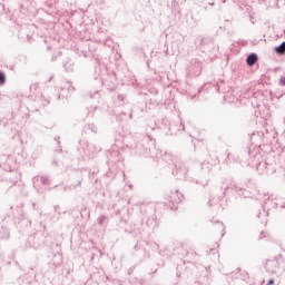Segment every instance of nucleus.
<instances>
[{
    "mask_svg": "<svg viewBox=\"0 0 285 285\" xmlns=\"http://www.w3.org/2000/svg\"><path fill=\"white\" fill-rule=\"evenodd\" d=\"M129 148L136 150V154L142 157H155V141L150 139V136L142 138L140 142L130 145Z\"/></svg>",
    "mask_w": 285,
    "mask_h": 285,
    "instance_id": "obj_1",
    "label": "nucleus"
},
{
    "mask_svg": "<svg viewBox=\"0 0 285 285\" xmlns=\"http://www.w3.org/2000/svg\"><path fill=\"white\" fill-rule=\"evenodd\" d=\"M43 242H46V236H43L42 233H35L28 237L26 248H35V250H39V248L43 246Z\"/></svg>",
    "mask_w": 285,
    "mask_h": 285,
    "instance_id": "obj_2",
    "label": "nucleus"
},
{
    "mask_svg": "<svg viewBox=\"0 0 285 285\" xmlns=\"http://www.w3.org/2000/svg\"><path fill=\"white\" fill-rule=\"evenodd\" d=\"M210 267L202 266L196 275L195 285H210Z\"/></svg>",
    "mask_w": 285,
    "mask_h": 285,
    "instance_id": "obj_3",
    "label": "nucleus"
},
{
    "mask_svg": "<svg viewBox=\"0 0 285 285\" xmlns=\"http://www.w3.org/2000/svg\"><path fill=\"white\" fill-rule=\"evenodd\" d=\"M77 149L80 151V155H88V153H99L101 150V148L95 145H89L86 140H79V146Z\"/></svg>",
    "mask_w": 285,
    "mask_h": 285,
    "instance_id": "obj_4",
    "label": "nucleus"
},
{
    "mask_svg": "<svg viewBox=\"0 0 285 285\" xmlns=\"http://www.w3.org/2000/svg\"><path fill=\"white\" fill-rule=\"evenodd\" d=\"M256 170L258 173H264V170H266L267 175H273V173H275V167L266 161H261L256 165Z\"/></svg>",
    "mask_w": 285,
    "mask_h": 285,
    "instance_id": "obj_5",
    "label": "nucleus"
},
{
    "mask_svg": "<svg viewBox=\"0 0 285 285\" xmlns=\"http://www.w3.org/2000/svg\"><path fill=\"white\" fill-rule=\"evenodd\" d=\"M81 184H83V177L82 176L78 177L76 184L65 186L63 187V193H72V190H77L78 188H81Z\"/></svg>",
    "mask_w": 285,
    "mask_h": 285,
    "instance_id": "obj_6",
    "label": "nucleus"
},
{
    "mask_svg": "<svg viewBox=\"0 0 285 285\" xmlns=\"http://www.w3.org/2000/svg\"><path fill=\"white\" fill-rule=\"evenodd\" d=\"M202 62H199V60L191 61L190 72H193L195 77H199V75H202Z\"/></svg>",
    "mask_w": 285,
    "mask_h": 285,
    "instance_id": "obj_7",
    "label": "nucleus"
},
{
    "mask_svg": "<svg viewBox=\"0 0 285 285\" xmlns=\"http://www.w3.org/2000/svg\"><path fill=\"white\" fill-rule=\"evenodd\" d=\"M265 268L267 273H271L272 275H277V271H279L276 261H268L267 264L265 265Z\"/></svg>",
    "mask_w": 285,
    "mask_h": 285,
    "instance_id": "obj_8",
    "label": "nucleus"
},
{
    "mask_svg": "<svg viewBox=\"0 0 285 285\" xmlns=\"http://www.w3.org/2000/svg\"><path fill=\"white\" fill-rule=\"evenodd\" d=\"M97 135V125L96 124H87L82 128V135Z\"/></svg>",
    "mask_w": 285,
    "mask_h": 285,
    "instance_id": "obj_9",
    "label": "nucleus"
},
{
    "mask_svg": "<svg viewBox=\"0 0 285 285\" xmlns=\"http://www.w3.org/2000/svg\"><path fill=\"white\" fill-rule=\"evenodd\" d=\"M62 68H65L66 72H72L75 70V62L70 58H66L62 61Z\"/></svg>",
    "mask_w": 285,
    "mask_h": 285,
    "instance_id": "obj_10",
    "label": "nucleus"
},
{
    "mask_svg": "<svg viewBox=\"0 0 285 285\" xmlns=\"http://www.w3.org/2000/svg\"><path fill=\"white\" fill-rule=\"evenodd\" d=\"M176 174L183 175V177H185V179H188L190 177L188 175V169H187L186 165H184V164H179L178 166L176 165Z\"/></svg>",
    "mask_w": 285,
    "mask_h": 285,
    "instance_id": "obj_11",
    "label": "nucleus"
},
{
    "mask_svg": "<svg viewBox=\"0 0 285 285\" xmlns=\"http://www.w3.org/2000/svg\"><path fill=\"white\" fill-rule=\"evenodd\" d=\"M51 264H52V266H55L56 268L58 267V266H61V264H63V256L61 255V253H56V254H53V257H52V259H51Z\"/></svg>",
    "mask_w": 285,
    "mask_h": 285,
    "instance_id": "obj_12",
    "label": "nucleus"
},
{
    "mask_svg": "<svg viewBox=\"0 0 285 285\" xmlns=\"http://www.w3.org/2000/svg\"><path fill=\"white\" fill-rule=\"evenodd\" d=\"M259 57L257 56V53L252 52L246 57V63L247 66H255V63H257Z\"/></svg>",
    "mask_w": 285,
    "mask_h": 285,
    "instance_id": "obj_13",
    "label": "nucleus"
},
{
    "mask_svg": "<svg viewBox=\"0 0 285 285\" xmlns=\"http://www.w3.org/2000/svg\"><path fill=\"white\" fill-rule=\"evenodd\" d=\"M181 199H184V195H181V194L179 193V190H176V191L173 194V196H170L169 202H170L171 204H174V206H175V204H179V202H181Z\"/></svg>",
    "mask_w": 285,
    "mask_h": 285,
    "instance_id": "obj_14",
    "label": "nucleus"
},
{
    "mask_svg": "<svg viewBox=\"0 0 285 285\" xmlns=\"http://www.w3.org/2000/svg\"><path fill=\"white\" fill-rule=\"evenodd\" d=\"M274 52L277 53L279 57H284L285 55V41L274 48Z\"/></svg>",
    "mask_w": 285,
    "mask_h": 285,
    "instance_id": "obj_15",
    "label": "nucleus"
},
{
    "mask_svg": "<svg viewBox=\"0 0 285 285\" xmlns=\"http://www.w3.org/2000/svg\"><path fill=\"white\" fill-rule=\"evenodd\" d=\"M240 195H243V197L247 198V197H252L254 199H257V200H262L264 199V197H266V193H263V194H259L257 196H248V191L244 190Z\"/></svg>",
    "mask_w": 285,
    "mask_h": 285,
    "instance_id": "obj_16",
    "label": "nucleus"
},
{
    "mask_svg": "<svg viewBox=\"0 0 285 285\" xmlns=\"http://www.w3.org/2000/svg\"><path fill=\"white\" fill-rule=\"evenodd\" d=\"M202 170H206L207 173H210V170L213 169V165L206 160H204L200 164Z\"/></svg>",
    "mask_w": 285,
    "mask_h": 285,
    "instance_id": "obj_17",
    "label": "nucleus"
},
{
    "mask_svg": "<svg viewBox=\"0 0 285 285\" xmlns=\"http://www.w3.org/2000/svg\"><path fill=\"white\" fill-rule=\"evenodd\" d=\"M88 97L89 99H100L101 98V94H99V90L96 91H89L88 92Z\"/></svg>",
    "mask_w": 285,
    "mask_h": 285,
    "instance_id": "obj_18",
    "label": "nucleus"
},
{
    "mask_svg": "<svg viewBox=\"0 0 285 285\" xmlns=\"http://www.w3.org/2000/svg\"><path fill=\"white\" fill-rule=\"evenodd\" d=\"M80 217H87V219H90V209L87 208V207H83L81 210H80Z\"/></svg>",
    "mask_w": 285,
    "mask_h": 285,
    "instance_id": "obj_19",
    "label": "nucleus"
},
{
    "mask_svg": "<svg viewBox=\"0 0 285 285\" xmlns=\"http://www.w3.org/2000/svg\"><path fill=\"white\" fill-rule=\"evenodd\" d=\"M212 224H216V226H218V230H222V233H224V230H226V226H224V223L220 220H212Z\"/></svg>",
    "mask_w": 285,
    "mask_h": 285,
    "instance_id": "obj_20",
    "label": "nucleus"
},
{
    "mask_svg": "<svg viewBox=\"0 0 285 285\" xmlns=\"http://www.w3.org/2000/svg\"><path fill=\"white\" fill-rule=\"evenodd\" d=\"M104 224H108V216L101 215L98 217V225L104 226Z\"/></svg>",
    "mask_w": 285,
    "mask_h": 285,
    "instance_id": "obj_21",
    "label": "nucleus"
},
{
    "mask_svg": "<svg viewBox=\"0 0 285 285\" xmlns=\"http://www.w3.org/2000/svg\"><path fill=\"white\" fill-rule=\"evenodd\" d=\"M7 80H8V78L6 77V72L0 70V86H6Z\"/></svg>",
    "mask_w": 285,
    "mask_h": 285,
    "instance_id": "obj_22",
    "label": "nucleus"
},
{
    "mask_svg": "<svg viewBox=\"0 0 285 285\" xmlns=\"http://www.w3.org/2000/svg\"><path fill=\"white\" fill-rule=\"evenodd\" d=\"M40 181L43 186H50V177L41 176Z\"/></svg>",
    "mask_w": 285,
    "mask_h": 285,
    "instance_id": "obj_23",
    "label": "nucleus"
},
{
    "mask_svg": "<svg viewBox=\"0 0 285 285\" xmlns=\"http://www.w3.org/2000/svg\"><path fill=\"white\" fill-rule=\"evenodd\" d=\"M66 88H68L69 92H75L76 88L72 86V81H67Z\"/></svg>",
    "mask_w": 285,
    "mask_h": 285,
    "instance_id": "obj_24",
    "label": "nucleus"
},
{
    "mask_svg": "<svg viewBox=\"0 0 285 285\" xmlns=\"http://www.w3.org/2000/svg\"><path fill=\"white\" fill-rule=\"evenodd\" d=\"M59 219H61V212L55 213L51 217V220L53 222H59Z\"/></svg>",
    "mask_w": 285,
    "mask_h": 285,
    "instance_id": "obj_25",
    "label": "nucleus"
},
{
    "mask_svg": "<svg viewBox=\"0 0 285 285\" xmlns=\"http://www.w3.org/2000/svg\"><path fill=\"white\" fill-rule=\"evenodd\" d=\"M186 257H188V259H195V257H197V253H195V252H187L186 253Z\"/></svg>",
    "mask_w": 285,
    "mask_h": 285,
    "instance_id": "obj_26",
    "label": "nucleus"
},
{
    "mask_svg": "<svg viewBox=\"0 0 285 285\" xmlns=\"http://www.w3.org/2000/svg\"><path fill=\"white\" fill-rule=\"evenodd\" d=\"M191 181H194L195 184H199V185L203 186V187L208 186V180H204V181L199 183L198 179H191Z\"/></svg>",
    "mask_w": 285,
    "mask_h": 285,
    "instance_id": "obj_27",
    "label": "nucleus"
},
{
    "mask_svg": "<svg viewBox=\"0 0 285 285\" xmlns=\"http://www.w3.org/2000/svg\"><path fill=\"white\" fill-rule=\"evenodd\" d=\"M117 99H118V101H126V95L118 94Z\"/></svg>",
    "mask_w": 285,
    "mask_h": 285,
    "instance_id": "obj_28",
    "label": "nucleus"
},
{
    "mask_svg": "<svg viewBox=\"0 0 285 285\" xmlns=\"http://www.w3.org/2000/svg\"><path fill=\"white\" fill-rule=\"evenodd\" d=\"M51 164H52V166H59V158L58 157H53Z\"/></svg>",
    "mask_w": 285,
    "mask_h": 285,
    "instance_id": "obj_29",
    "label": "nucleus"
},
{
    "mask_svg": "<svg viewBox=\"0 0 285 285\" xmlns=\"http://www.w3.org/2000/svg\"><path fill=\"white\" fill-rule=\"evenodd\" d=\"M53 210H55V213L59 214V213H61V207L59 205H55Z\"/></svg>",
    "mask_w": 285,
    "mask_h": 285,
    "instance_id": "obj_30",
    "label": "nucleus"
},
{
    "mask_svg": "<svg viewBox=\"0 0 285 285\" xmlns=\"http://www.w3.org/2000/svg\"><path fill=\"white\" fill-rule=\"evenodd\" d=\"M149 104H150L151 106H159V101L153 100V99L149 100Z\"/></svg>",
    "mask_w": 285,
    "mask_h": 285,
    "instance_id": "obj_31",
    "label": "nucleus"
},
{
    "mask_svg": "<svg viewBox=\"0 0 285 285\" xmlns=\"http://www.w3.org/2000/svg\"><path fill=\"white\" fill-rule=\"evenodd\" d=\"M37 181H39V176H35V177L32 178V184H33V186H37Z\"/></svg>",
    "mask_w": 285,
    "mask_h": 285,
    "instance_id": "obj_32",
    "label": "nucleus"
},
{
    "mask_svg": "<svg viewBox=\"0 0 285 285\" xmlns=\"http://www.w3.org/2000/svg\"><path fill=\"white\" fill-rule=\"evenodd\" d=\"M272 204L274 205V208H279V203H277V200L272 199Z\"/></svg>",
    "mask_w": 285,
    "mask_h": 285,
    "instance_id": "obj_33",
    "label": "nucleus"
},
{
    "mask_svg": "<svg viewBox=\"0 0 285 285\" xmlns=\"http://www.w3.org/2000/svg\"><path fill=\"white\" fill-rule=\"evenodd\" d=\"M275 284V279L271 278L266 285H274Z\"/></svg>",
    "mask_w": 285,
    "mask_h": 285,
    "instance_id": "obj_34",
    "label": "nucleus"
},
{
    "mask_svg": "<svg viewBox=\"0 0 285 285\" xmlns=\"http://www.w3.org/2000/svg\"><path fill=\"white\" fill-rule=\"evenodd\" d=\"M279 82H281L282 86H285V77H282Z\"/></svg>",
    "mask_w": 285,
    "mask_h": 285,
    "instance_id": "obj_35",
    "label": "nucleus"
},
{
    "mask_svg": "<svg viewBox=\"0 0 285 285\" xmlns=\"http://www.w3.org/2000/svg\"><path fill=\"white\" fill-rule=\"evenodd\" d=\"M51 61H57V56H52Z\"/></svg>",
    "mask_w": 285,
    "mask_h": 285,
    "instance_id": "obj_36",
    "label": "nucleus"
},
{
    "mask_svg": "<svg viewBox=\"0 0 285 285\" xmlns=\"http://www.w3.org/2000/svg\"><path fill=\"white\" fill-rule=\"evenodd\" d=\"M271 199V196H268L267 198L264 199V204H266V202H268Z\"/></svg>",
    "mask_w": 285,
    "mask_h": 285,
    "instance_id": "obj_37",
    "label": "nucleus"
},
{
    "mask_svg": "<svg viewBox=\"0 0 285 285\" xmlns=\"http://www.w3.org/2000/svg\"><path fill=\"white\" fill-rule=\"evenodd\" d=\"M0 8H2V10H4L6 6H3V3H0Z\"/></svg>",
    "mask_w": 285,
    "mask_h": 285,
    "instance_id": "obj_38",
    "label": "nucleus"
},
{
    "mask_svg": "<svg viewBox=\"0 0 285 285\" xmlns=\"http://www.w3.org/2000/svg\"><path fill=\"white\" fill-rule=\"evenodd\" d=\"M88 116H89V117H94V114H91L90 111H88Z\"/></svg>",
    "mask_w": 285,
    "mask_h": 285,
    "instance_id": "obj_39",
    "label": "nucleus"
},
{
    "mask_svg": "<svg viewBox=\"0 0 285 285\" xmlns=\"http://www.w3.org/2000/svg\"><path fill=\"white\" fill-rule=\"evenodd\" d=\"M62 151H63V149H61V148L57 149V153H62Z\"/></svg>",
    "mask_w": 285,
    "mask_h": 285,
    "instance_id": "obj_40",
    "label": "nucleus"
},
{
    "mask_svg": "<svg viewBox=\"0 0 285 285\" xmlns=\"http://www.w3.org/2000/svg\"><path fill=\"white\" fill-rule=\"evenodd\" d=\"M228 189V186H226L225 188H224V190L226 191ZM224 191V195H226V193Z\"/></svg>",
    "mask_w": 285,
    "mask_h": 285,
    "instance_id": "obj_41",
    "label": "nucleus"
},
{
    "mask_svg": "<svg viewBox=\"0 0 285 285\" xmlns=\"http://www.w3.org/2000/svg\"><path fill=\"white\" fill-rule=\"evenodd\" d=\"M207 204H208V206H209V207H210V206H213V203H210V200H208V203H207Z\"/></svg>",
    "mask_w": 285,
    "mask_h": 285,
    "instance_id": "obj_42",
    "label": "nucleus"
},
{
    "mask_svg": "<svg viewBox=\"0 0 285 285\" xmlns=\"http://www.w3.org/2000/svg\"><path fill=\"white\" fill-rule=\"evenodd\" d=\"M208 6H215V2H209Z\"/></svg>",
    "mask_w": 285,
    "mask_h": 285,
    "instance_id": "obj_43",
    "label": "nucleus"
},
{
    "mask_svg": "<svg viewBox=\"0 0 285 285\" xmlns=\"http://www.w3.org/2000/svg\"><path fill=\"white\" fill-rule=\"evenodd\" d=\"M204 10H208V6H205V7H204Z\"/></svg>",
    "mask_w": 285,
    "mask_h": 285,
    "instance_id": "obj_44",
    "label": "nucleus"
},
{
    "mask_svg": "<svg viewBox=\"0 0 285 285\" xmlns=\"http://www.w3.org/2000/svg\"><path fill=\"white\" fill-rule=\"evenodd\" d=\"M36 206H37V204H36V203H33V204H32V208H35Z\"/></svg>",
    "mask_w": 285,
    "mask_h": 285,
    "instance_id": "obj_45",
    "label": "nucleus"
},
{
    "mask_svg": "<svg viewBox=\"0 0 285 285\" xmlns=\"http://www.w3.org/2000/svg\"><path fill=\"white\" fill-rule=\"evenodd\" d=\"M262 235H264V232L261 233L259 239H262Z\"/></svg>",
    "mask_w": 285,
    "mask_h": 285,
    "instance_id": "obj_46",
    "label": "nucleus"
},
{
    "mask_svg": "<svg viewBox=\"0 0 285 285\" xmlns=\"http://www.w3.org/2000/svg\"><path fill=\"white\" fill-rule=\"evenodd\" d=\"M52 78H53V77L51 76V77L49 78V81H52Z\"/></svg>",
    "mask_w": 285,
    "mask_h": 285,
    "instance_id": "obj_47",
    "label": "nucleus"
},
{
    "mask_svg": "<svg viewBox=\"0 0 285 285\" xmlns=\"http://www.w3.org/2000/svg\"><path fill=\"white\" fill-rule=\"evenodd\" d=\"M284 207H285V205H284V204H282V205H281V208H284Z\"/></svg>",
    "mask_w": 285,
    "mask_h": 285,
    "instance_id": "obj_48",
    "label": "nucleus"
},
{
    "mask_svg": "<svg viewBox=\"0 0 285 285\" xmlns=\"http://www.w3.org/2000/svg\"><path fill=\"white\" fill-rule=\"evenodd\" d=\"M177 277H181V275L179 273H177Z\"/></svg>",
    "mask_w": 285,
    "mask_h": 285,
    "instance_id": "obj_49",
    "label": "nucleus"
},
{
    "mask_svg": "<svg viewBox=\"0 0 285 285\" xmlns=\"http://www.w3.org/2000/svg\"><path fill=\"white\" fill-rule=\"evenodd\" d=\"M130 119H132V114L129 115Z\"/></svg>",
    "mask_w": 285,
    "mask_h": 285,
    "instance_id": "obj_50",
    "label": "nucleus"
},
{
    "mask_svg": "<svg viewBox=\"0 0 285 285\" xmlns=\"http://www.w3.org/2000/svg\"><path fill=\"white\" fill-rule=\"evenodd\" d=\"M245 277H248V273H245Z\"/></svg>",
    "mask_w": 285,
    "mask_h": 285,
    "instance_id": "obj_51",
    "label": "nucleus"
},
{
    "mask_svg": "<svg viewBox=\"0 0 285 285\" xmlns=\"http://www.w3.org/2000/svg\"><path fill=\"white\" fill-rule=\"evenodd\" d=\"M223 1V3H226V0H222Z\"/></svg>",
    "mask_w": 285,
    "mask_h": 285,
    "instance_id": "obj_52",
    "label": "nucleus"
},
{
    "mask_svg": "<svg viewBox=\"0 0 285 285\" xmlns=\"http://www.w3.org/2000/svg\"><path fill=\"white\" fill-rule=\"evenodd\" d=\"M47 50H50V47H47Z\"/></svg>",
    "mask_w": 285,
    "mask_h": 285,
    "instance_id": "obj_53",
    "label": "nucleus"
},
{
    "mask_svg": "<svg viewBox=\"0 0 285 285\" xmlns=\"http://www.w3.org/2000/svg\"><path fill=\"white\" fill-rule=\"evenodd\" d=\"M259 215H262V213H259V214L257 215V217H259Z\"/></svg>",
    "mask_w": 285,
    "mask_h": 285,
    "instance_id": "obj_54",
    "label": "nucleus"
},
{
    "mask_svg": "<svg viewBox=\"0 0 285 285\" xmlns=\"http://www.w3.org/2000/svg\"><path fill=\"white\" fill-rule=\"evenodd\" d=\"M222 237H224V233L222 234Z\"/></svg>",
    "mask_w": 285,
    "mask_h": 285,
    "instance_id": "obj_55",
    "label": "nucleus"
}]
</instances>
